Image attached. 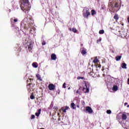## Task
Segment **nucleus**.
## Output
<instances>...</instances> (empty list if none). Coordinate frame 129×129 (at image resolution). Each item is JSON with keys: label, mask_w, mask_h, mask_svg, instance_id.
Masks as SVG:
<instances>
[{"label": "nucleus", "mask_w": 129, "mask_h": 129, "mask_svg": "<svg viewBox=\"0 0 129 129\" xmlns=\"http://www.w3.org/2000/svg\"><path fill=\"white\" fill-rule=\"evenodd\" d=\"M20 8L24 13L27 12V10H28V7L30 5V2H29V0H20Z\"/></svg>", "instance_id": "obj_1"}, {"label": "nucleus", "mask_w": 129, "mask_h": 129, "mask_svg": "<svg viewBox=\"0 0 129 129\" xmlns=\"http://www.w3.org/2000/svg\"><path fill=\"white\" fill-rule=\"evenodd\" d=\"M84 83L85 87L83 88V91L84 93H88L90 88V83L88 82H84Z\"/></svg>", "instance_id": "obj_2"}, {"label": "nucleus", "mask_w": 129, "mask_h": 129, "mask_svg": "<svg viewBox=\"0 0 129 129\" xmlns=\"http://www.w3.org/2000/svg\"><path fill=\"white\" fill-rule=\"evenodd\" d=\"M83 16L84 18L88 19V16H90V12H89V10H87L85 12H84L83 13Z\"/></svg>", "instance_id": "obj_3"}, {"label": "nucleus", "mask_w": 129, "mask_h": 129, "mask_svg": "<svg viewBox=\"0 0 129 129\" xmlns=\"http://www.w3.org/2000/svg\"><path fill=\"white\" fill-rule=\"evenodd\" d=\"M86 111H87V112H88V113H92V112H93V110H92L91 107L87 106L86 107Z\"/></svg>", "instance_id": "obj_4"}, {"label": "nucleus", "mask_w": 129, "mask_h": 129, "mask_svg": "<svg viewBox=\"0 0 129 129\" xmlns=\"http://www.w3.org/2000/svg\"><path fill=\"white\" fill-rule=\"evenodd\" d=\"M114 8H118V5H121V0H115Z\"/></svg>", "instance_id": "obj_5"}, {"label": "nucleus", "mask_w": 129, "mask_h": 129, "mask_svg": "<svg viewBox=\"0 0 129 129\" xmlns=\"http://www.w3.org/2000/svg\"><path fill=\"white\" fill-rule=\"evenodd\" d=\"M48 89L49 90H54L55 89V85L53 84H50L48 85Z\"/></svg>", "instance_id": "obj_6"}, {"label": "nucleus", "mask_w": 129, "mask_h": 129, "mask_svg": "<svg viewBox=\"0 0 129 129\" xmlns=\"http://www.w3.org/2000/svg\"><path fill=\"white\" fill-rule=\"evenodd\" d=\"M89 75H90V76H91V77H93L94 78H95L96 77H97V75H96V74H95V73L94 72H90L88 73Z\"/></svg>", "instance_id": "obj_7"}, {"label": "nucleus", "mask_w": 129, "mask_h": 129, "mask_svg": "<svg viewBox=\"0 0 129 129\" xmlns=\"http://www.w3.org/2000/svg\"><path fill=\"white\" fill-rule=\"evenodd\" d=\"M11 22L13 24V23H17L18 22V19H16V18H12L10 19Z\"/></svg>", "instance_id": "obj_8"}, {"label": "nucleus", "mask_w": 129, "mask_h": 129, "mask_svg": "<svg viewBox=\"0 0 129 129\" xmlns=\"http://www.w3.org/2000/svg\"><path fill=\"white\" fill-rule=\"evenodd\" d=\"M113 19L115 20L116 22H117L119 19V17H118V15L117 14H115L113 17Z\"/></svg>", "instance_id": "obj_9"}, {"label": "nucleus", "mask_w": 129, "mask_h": 129, "mask_svg": "<svg viewBox=\"0 0 129 129\" xmlns=\"http://www.w3.org/2000/svg\"><path fill=\"white\" fill-rule=\"evenodd\" d=\"M51 58L52 60H56L57 59V56H56V54L53 53L51 55Z\"/></svg>", "instance_id": "obj_10"}, {"label": "nucleus", "mask_w": 129, "mask_h": 129, "mask_svg": "<svg viewBox=\"0 0 129 129\" xmlns=\"http://www.w3.org/2000/svg\"><path fill=\"white\" fill-rule=\"evenodd\" d=\"M121 117H122V119H123V120H126V118H127V116H126V114H125L124 113H123L122 114Z\"/></svg>", "instance_id": "obj_11"}, {"label": "nucleus", "mask_w": 129, "mask_h": 129, "mask_svg": "<svg viewBox=\"0 0 129 129\" xmlns=\"http://www.w3.org/2000/svg\"><path fill=\"white\" fill-rule=\"evenodd\" d=\"M28 50L29 51H32L33 50V45H32V43H30L28 45Z\"/></svg>", "instance_id": "obj_12"}, {"label": "nucleus", "mask_w": 129, "mask_h": 129, "mask_svg": "<svg viewBox=\"0 0 129 129\" xmlns=\"http://www.w3.org/2000/svg\"><path fill=\"white\" fill-rule=\"evenodd\" d=\"M36 78H37V80L39 81H42V78H41V76L39 74L36 75Z\"/></svg>", "instance_id": "obj_13"}, {"label": "nucleus", "mask_w": 129, "mask_h": 129, "mask_svg": "<svg viewBox=\"0 0 129 129\" xmlns=\"http://www.w3.org/2000/svg\"><path fill=\"white\" fill-rule=\"evenodd\" d=\"M69 108V107L68 106H66L65 108L64 109L63 108H61L60 109L63 111V112H66V111Z\"/></svg>", "instance_id": "obj_14"}, {"label": "nucleus", "mask_w": 129, "mask_h": 129, "mask_svg": "<svg viewBox=\"0 0 129 129\" xmlns=\"http://www.w3.org/2000/svg\"><path fill=\"white\" fill-rule=\"evenodd\" d=\"M75 106H76V105H75L74 103H72L71 104V107L73 108V109H76V107Z\"/></svg>", "instance_id": "obj_15"}, {"label": "nucleus", "mask_w": 129, "mask_h": 129, "mask_svg": "<svg viewBox=\"0 0 129 129\" xmlns=\"http://www.w3.org/2000/svg\"><path fill=\"white\" fill-rule=\"evenodd\" d=\"M30 83L28 84L27 86H31V85H33V79H29Z\"/></svg>", "instance_id": "obj_16"}, {"label": "nucleus", "mask_w": 129, "mask_h": 129, "mask_svg": "<svg viewBox=\"0 0 129 129\" xmlns=\"http://www.w3.org/2000/svg\"><path fill=\"white\" fill-rule=\"evenodd\" d=\"M118 89V87H117V86H113V88H112V90L113 91H117V90Z\"/></svg>", "instance_id": "obj_17"}, {"label": "nucleus", "mask_w": 129, "mask_h": 129, "mask_svg": "<svg viewBox=\"0 0 129 129\" xmlns=\"http://www.w3.org/2000/svg\"><path fill=\"white\" fill-rule=\"evenodd\" d=\"M81 89V87H80L78 90H77L76 91V93L77 94H79V95H81L82 94V93H81V91H80V89Z\"/></svg>", "instance_id": "obj_18"}, {"label": "nucleus", "mask_w": 129, "mask_h": 129, "mask_svg": "<svg viewBox=\"0 0 129 129\" xmlns=\"http://www.w3.org/2000/svg\"><path fill=\"white\" fill-rule=\"evenodd\" d=\"M41 109H38V112H36L35 115L36 116H39V115H40V114H41Z\"/></svg>", "instance_id": "obj_19"}, {"label": "nucleus", "mask_w": 129, "mask_h": 129, "mask_svg": "<svg viewBox=\"0 0 129 129\" xmlns=\"http://www.w3.org/2000/svg\"><path fill=\"white\" fill-rule=\"evenodd\" d=\"M32 66L34 68H38V63H37V62H33L32 63Z\"/></svg>", "instance_id": "obj_20"}, {"label": "nucleus", "mask_w": 129, "mask_h": 129, "mask_svg": "<svg viewBox=\"0 0 129 129\" xmlns=\"http://www.w3.org/2000/svg\"><path fill=\"white\" fill-rule=\"evenodd\" d=\"M115 59L117 61H119L121 59V56L117 55L115 57Z\"/></svg>", "instance_id": "obj_21"}, {"label": "nucleus", "mask_w": 129, "mask_h": 129, "mask_svg": "<svg viewBox=\"0 0 129 129\" xmlns=\"http://www.w3.org/2000/svg\"><path fill=\"white\" fill-rule=\"evenodd\" d=\"M121 67L123 69H126V64L125 63H123Z\"/></svg>", "instance_id": "obj_22"}, {"label": "nucleus", "mask_w": 129, "mask_h": 129, "mask_svg": "<svg viewBox=\"0 0 129 129\" xmlns=\"http://www.w3.org/2000/svg\"><path fill=\"white\" fill-rule=\"evenodd\" d=\"M82 55H85L87 52H86V49H83L81 51Z\"/></svg>", "instance_id": "obj_23"}, {"label": "nucleus", "mask_w": 129, "mask_h": 129, "mask_svg": "<svg viewBox=\"0 0 129 129\" xmlns=\"http://www.w3.org/2000/svg\"><path fill=\"white\" fill-rule=\"evenodd\" d=\"M91 15L92 16H93L94 15H96V12H95V10H92L91 11Z\"/></svg>", "instance_id": "obj_24"}, {"label": "nucleus", "mask_w": 129, "mask_h": 129, "mask_svg": "<svg viewBox=\"0 0 129 129\" xmlns=\"http://www.w3.org/2000/svg\"><path fill=\"white\" fill-rule=\"evenodd\" d=\"M93 62H94L95 63H97V62H98V59H97V57H96V58L94 59Z\"/></svg>", "instance_id": "obj_25"}, {"label": "nucleus", "mask_w": 129, "mask_h": 129, "mask_svg": "<svg viewBox=\"0 0 129 129\" xmlns=\"http://www.w3.org/2000/svg\"><path fill=\"white\" fill-rule=\"evenodd\" d=\"M99 33L100 34H104V30H100L99 32Z\"/></svg>", "instance_id": "obj_26"}, {"label": "nucleus", "mask_w": 129, "mask_h": 129, "mask_svg": "<svg viewBox=\"0 0 129 129\" xmlns=\"http://www.w3.org/2000/svg\"><path fill=\"white\" fill-rule=\"evenodd\" d=\"M27 87L28 91H29V92H30V91H31V86H28V85H27Z\"/></svg>", "instance_id": "obj_27"}, {"label": "nucleus", "mask_w": 129, "mask_h": 129, "mask_svg": "<svg viewBox=\"0 0 129 129\" xmlns=\"http://www.w3.org/2000/svg\"><path fill=\"white\" fill-rule=\"evenodd\" d=\"M31 99H35V96H34L33 94H32L30 96Z\"/></svg>", "instance_id": "obj_28"}, {"label": "nucleus", "mask_w": 129, "mask_h": 129, "mask_svg": "<svg viewBox=\"0 0 129 129\" xmlns=\"http://www.w3.org/2000/svg\"><path fill=\"white\" fill-rule=\"evenodd\" d=\"M77 79H78V80H80V79H82V80H83V79H84V77H77Z\"/></svg>", "instance_id": "obj_29"}, {"label": "nucleus", "mask_w": 129, "mask_h": 129, "mask_svg": "<svg viewBox=\"0 0 129 129\" xmlns=\"http://www.w3.org/2000/svg\"><path fill=\"white\" fill-rule=\"evenodd\" d=\"M72 31L74 33H77V29L76 28H73Z\"/></svg>", "instance_id": "obj_30"}, {"label": "nucleus", "mask_w": 129, "mask_h": 129, "mask_svg": "<svg viewBox=\"0 0 129 129\" xmlns=\"http://www.w3.org/2000/svg\"><path fill=\"white\" fill-rule=\"evenodd\" d=\"M106 113H107L108 114H110V113H111V110H107V111H106Z\"/></svg>", "instance_id": "obj_31"}, {"label": "nucleus", "mask_w": 129, "mask_h": 129, "mask_svg": "<svg viewBox=\"0 0 129 129\" xmlns=\"http://www.w3.org/2000/svg\"><path fill=\"white\" fill-rule=\"evenodd\" d=\"M62 88H66V83H64L62 85Z\"/></svg>", "instance_id": "obj_32"}, {"label": "nucleus", "mask_w": 129, "mask_h": 129, "mask_svg": "<svg viewBox=\"0 0 129 129\" xmlns=\"http://www.w3.org/2000/svg\"><path fill=\"white\" fill-rule=\"evenodd\" d=\"M42 45L43 46H44V45H46V42L45 41H43L42 42Z\"/></svg>", "instance_id": "obj_33"}, {"label": "nucleus", "mask_w": 129, "mask_h": 129, "mask_svg": "<svg viewBox=\"0 0 129 129\" xmlns=\"http://www.w3.org/2000/svg\"><path fill=\"white\" fill-rule=\"evenodd\" d=\"M35 118V115H31V119H34Z\"/></svg>", "instance_id": "obj_34"}, {"label": "nucleus", "mask_w": 129, "mask_h": 129, "mask_svg": "<svg viewBox=\"0 0 129 129\" xmlns=\"http://www.w3.org/2000/svg\"><path fill=\"white\" fill-rule=\"evenodd\" d=\"M32 17L31 16H30V17H29V20H30V21H32Z\"/></svg>", "instance_id": "obj_35"}, {"label": "nucleus", "mask_w": 129, "mask_h": 129, "mask_svg": "<svg viewBox=\"0 0 129 129\" xmlns=\"http://www.w3.org/2000/svg\"><path fill=\"white\" fill-rule=\"evenodd\" d=\"M124 105L125 106V105H127V103H126V102L124 103Z\"/></svg>", "instance_id": "obj_36"}, {"label": "nucleus", "mask_w": 129, "mask_h": 129, "mask_svg": "<svg viewBox=\"0 0 129 129\" xmlns=\"http://www.w3.org/2000/svg\"><path fill=\"white\" fill-rule=\"evenodd\" d=\"M127 20L128 21V23H129V17L127 18Z\"/></svg>", "instance_id": "obj_37"}, {"label": "nucleus", "mask_w": 129, "mask_h": 129, "mask_svg": "<svg viewBox=\"0 0 129 129\" xmlns=\"http://www.w3.org/2000/svg\"><path fill=\"white\" fill-rule=\"evenodd\" d=\"M99 42V40H97V43H98Z\"/></svg>", "instance_id": "obj_38"}, {"label": "nucleus", "mask_w": 129, "mask_h": 129, "mask_svg": "<svg viewBox=\"0 0 129 129\" xmlns=\"http://www.w3.org/2000/svg\"><path fill=\"white\" fill-rule=\"evenodd\" d=\"M27 83H29V80H27Z\"/></svg>", "instance_id": "obj_39"}, {"label": "nucleus", "mask_w": 129, "mask_h": 129, "mask_svg": "<svg viewBox=\"0 0 129 129\" xmlns=\"http://www.w3.org/2000/svg\"><path fill=\"white\" fill-rule=\"evenodd\" d=\"M125 36H126V33H125V34L124 35V37H125Z\"/></svg>", "instance_id": "obj_40"}, {"label": "nucleus", "mask_w": 129, "mask_h": 129, "mask_svg": "<svg viewBox=\"0 0 129 129\" xmlns=\"http://www.w3.org/2000/svg\"><path fill=\"white\" fill-rule=\"evenodd\" d=\"M103 70H104V69H102V71H103Z\"/></svg>", "instance_id": "obj_41"}, {"label": "nucleus", "mask_w": 129, "mask_h": 129, "mask_svg": "<svg viewBox=\"0 0 129 129\" xmlns=\"http://www.w3.org/2000/svg\"><path fill=\"white\" fill-rule=\"evenodd\" d=\"M69 30H70V31H71V28H70Z\"/></svg>", "instance_id": "obj_42"}, {"label": "nucleus", "mask_w": 129, "mask_h": 129, "mask_svg": "<svg viewBox=\"0 0 129 129\" xmlns=\"http://www.w3.org/2000/svg\"><path fill=\"white\" fill-rule=\"evenodd\" d=\"M127 107H129V105H128L127 106Z\"/></svg>", "instance_id": "obj_43"}, {"label": "nucleus", "mask_w": 129, "mask_h": 129, "mask_svg": "<svg viewBox=\"0 0 129 129\" xmlns=\"http://www.w3.org/2000/svg\"><path fill=\"white\" fill-rule=\"evenodd\" d=\"M98 67H101V66H98Z\"/></svg>", "instance_id": "obj_44"}, {"label": "nucleus", "mask_w": 129, "mask_h": 129, "mask_svg": "<svg viewBox=\"0 0 129 129\" xmlns=\"http://www.w3.org/2000/svg\"><path fill=\"white\" fill-rule=\"evenodd\" d=\"M83 103H85V102H83Z\"/></svg>", "instance_id": "obj_45"}, {"label": "nucleus", "mask_w": 129, "mask_h": 129, "mask_svg": "<svg viewBox=\"0 0 129 129\" xmlns=\"http://www.w3.org/2000/svg\"><path fill=\"white\" fill-rule=\"evenodd\" d=\"M83 103H85V102H83Z\"/></svg>", "instance_id": "obj_46"}, {"label": "nucleus", "mask_w": 129, "mask_h": 129, "mask_svg": "<svg viewBox=\"0 0 129 129\" xmlns=\"http://www.w3.org/2000/svg\"><path fill=\"white\" fill-rule=\"evenodd\" d=\"M58 115H59V113H58Z\"/></svg>", "instance_id": "obj_47"}, {"label": "nucleus", "mask_w": 129, "mask_h": 129, "mask_svg": "<svg viewBox=\"0 0 129 129\" xmlns=\"http://www.w3.org/2000/svg\"><path fill=\"white\" fill-rule=\"evenodd\" d=\"M101 40L99 41V42H100Z\"/></svg>", "instance_id": "obj_48"}]
</instances>
